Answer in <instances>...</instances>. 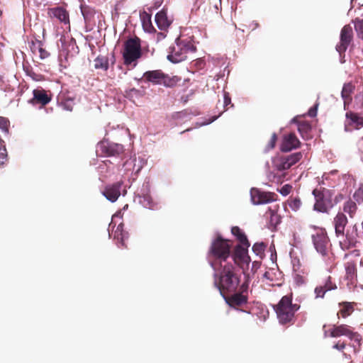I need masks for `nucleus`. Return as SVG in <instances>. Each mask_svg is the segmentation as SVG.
I'll use <instances>...</instances> for the list:
<instances>
[{
	"label": "nucleus",
	"instance_id": "1",
	"mask_svg": "<svg viewBox=\"0 0 363 363\" xmlns=\"http://www.w3.org/2000/svg\"><path fill=\"white\" fill-rule=\"evenodd\" d=\"M216 274L215 284L220 294L225 296L226 294L235 292L239 289L240 284V275L236 272L235 265L232 263H225L218 268Z\"/></svg>",
	"mask_w": 363,
	"mask_h": 363
},
{
	"label": "nucleus",
	"instance_id": "2",
	"mask_svg": "<svg viewBox=\"0 0 363 363\" xmlns=\"http://www.w3.org/2000/svg\"><path fill=\"white\" fill-rule=\"evenodd\" d=\"M232 241L224 239L220 235H217L212 240L208 252V258L211 267L217 269L228 262L231 255Z\"/></svg>",
	"mask_w": 363,
	"mask_h": 363
},
{
	"label": "nucleus",
	"instance_id": "3",
	"mask_svg": "<svg viewBox=\"0 0 363 363\" xmlns=\"http://www.w3.org/2000/svg\"><path fill=\"white\" fill-rule=\"evenodd\" d=\"M292 294L284 296L274 306L277 318L281 324H293L294 323V315L299 309L300 306L296 303H292Z\"/></svg>",
	"mask_w": 363,
	"mask_h": 363
},
{
	"label": "nucleus",
	"instance_id": "4",
	"mask_svg": "<svg viewBox=\"0 0 363 363\" xmlns=\"http://www.w3.org/2000/svg\"><path fill=\"white\" fill-rule=\"evenodd\" d=\"M335 191L320 186L313 190L315 199L313 210L323 213H328L333 208L332 197Z\"/></svg>",
	"mask_w": 363,
	"mask_h": 363
},
{
	"label": "nucleus",
	"instance_id": "5",
	"mask_svg": "<svg viewBox=\"0 0 363 363\" xmlns=\"http://www.w3.org/2000/svg\"><path fill=\"white\" fill-rule=\"evenodd\" d=\"M141 41L138 37L126 40L123 45V58L125 65H136L138 60L142 57Z\"/></svg>",
	"mask_w": 363,
	"mask_h": 363
},
{
	"label": "nucleus",
	"instance_id": "6",
	"mask_svg": "<svg viewBox=\"0 0 363 363\" xmlns=\"http://www.w3.org/2000/svg\"><path fill=\"white\" fill-rule=\"evenodd\" d=\"M248 289L249 284L247 281L241 284L235 292L226 294L225 300L229 306L237 308L246 305L248 302Z\"/></svg>",
	"mask_w": 363,
	"mask_h": 363
},
{
	"label": "nucleus",
	"instance_id": "7",
	"mask_svg": "<svg viewBox=\"0 0 363 363\" xmlns=\"http://www.w3.org/2000/svg\"><path fill=\"white\" fill-rule=\"evenodd\" d=\"M145 82L153 84H163L165 86H173L179 82L177 77H170L160 69L147 71L143 74Z\"/></svg>",
	"mask_w": 363,
	"mask_h": 363
},
{
	"label": "nucleus",
	"instance_id": "8",
	"mask_svg": "<svg viewBox=\"0 0 363 363\" xmlns=\"http://www.w3.org/2000/svg\"><path fill=\"white\" fill-rule=\"evenodd\" d=\"M311 228L313 229L311 238L315 250L322 255H326L328 250L329 238L325 229L315 225H311Z\"/></svg>",
	"mask_w": 363,
	"mask_h": 363
},
{
	"label": "nucleus",
	"instance_id": "9",
	"mask_svg": "<svg viewBox=\"0 0 363 363\" xmlns=\"http://www.w3.org/2000/svg\"><path fill=\"white\" fill-rule=\"evenodd\" d=\"M248 247L246 245H238L235 247L230 255L234 264L242 269L243 273L249 268L251 262L250 257L248 255Z\"/></svg>",
	"mask_w": 363,
	"mask_h": 363
},
{
	"label": "nucleus",
	"instance_id": "10",
	"mask_svg": "<svg viewBox=\"0 0 363 363\" xmlns=\"http://www.w3.org/2000/svg\"><path fill=\"white\" fill-rule=\"evenodd\" d=\"M96 151L104 157H119L124 152V147L119 143L102 140L98 144Z\"/></svg>",
	"mask_w": 363,
	"mask_h": 363
},
{
	"label": "nucleus",
	"instance_id": "11",
	"mask_svg": "<svg viewBox=\"0 0 363 363\" xmlns=\"http://www.w3.org/2000/svg\"><path fill=\"white\" fill-rule=\"evenodd\" d=\"M352 40L353 29L350 25H345L340 31V43L335 48L341 57H345V52Z\"/></svg>",
	"mask_w": 363,
	"mask_h": 363
},
{
	"label": "nucleus",
	"instance_id": "12",
	"mask_svg": "<svg viewBox=\"0 0 363 363\" xmlns=\"http://www.w3.org/2000/svg\"><path fill=\"white\" fill-rule=\"evenodd\" d=\"M250 196L255 205L264 204L277 199V195L275 193L262 191L257 188L251 189Z\"/></svg>",
	"mask_w": 363,
	"mask_h": 363
},
{
	"label": "nucleus",
	"instance_id": "13",
	"mask_svg": "<svg viewBox=\"0 0 363 363\" xmlns=\"http://www.w3.org/2000/svg\"><path fill=\"white\" fill-rule=\"evenodd\" d=\"M123 182H117L105 186L102 191L103 195L111 202H115L121 194Z\"/></svg>",
	"mask_w": 363,
	"mask_h": 363
},
{
	"label": "nucleus",
	"instance_id": "14",
	"mask_svg": "<svg viewBox=\"0 0 363 363\" xmlns=\"http://www.w3.org/2000/svg\"><path fill=\"white\" fill-rule=\"evenodd\" d=\"M300 145L301 142L296 137V134L290 133L284 135L280 150L281 152H287L299 147Z\"/></svg>",
	"mask_w": 363,
	"mask_h": 363
},
{
	"label": "nucleus",
	"instance_id": "15",
	"mask_svg": "<svg viewBox=\"0 0 363 363\" xmlns=\"http://www.w3.org/2000/svg\"><path fill=\"white\" fill-rule=\"evenodd\" d=\"M347 223V218L343 212H338L336 214L333 219V225L337 237L345 235V229Z\"/></svg>",
	"mask_w": 363,
	"mask_h": 363
},
{
	"label": "nucleus",
	"instance_id": "16",
	"mask_svg": "<svg viewBox=\"0 0 363 363\" xmlns=\"http://www.w3.org/2000/svg\"><path fill=\"white\" fill-rule=\"evenodd\" d=\"M335 284L333 283L330 277H328L322 283L315 288V298H323L325 293L328 291L336 289Z\"/></svg>",
	"mask_w": 363,
	"mask_h": 363
},
{
	"label": "nucleus",
	"instance_id": "17",
	"mask_svg": "<svg viewBox=\"0 0 363 363\" xmlns=\"http://www.w3.org/2000/svg\"><path fill=\"white\" fill-rule=\"evenodd\" d=\"M180 35L175 40L176 46H170L169 48V54L167 59L172 63H179L182 62V46L180 45Z\"/></svg>",
	"mask_w": 363,
	"mask_h": 363
},
{
	"label": "nucleus",
	"instance_id": "18",
	"mask_svg": "<svg viewBox=\"0 0 363 363\" xmlns=\"http://www.w3.org/2000/svg\"><path fill=\"white\" fill-rule=\"evenodd\" d=\"M48 15L50 18H56L60 22L65 24L69 23V17L68 12L62 7L50 8L48 10Z\"/></svg>",
	"mask_w": 363,
	"mask_h": 363
},
{
	"label": "nucleus",
	"instance_id": "19",
	"mask_svg": "<svg viewBox=\"0 0 363 363\" xmlns=\"http://www.w3.org/2000/svg\"><path fill=\"white\" fill-rule=\"evenodd\" d=\"M355 89L354 84L352 82L345 83L341 91V97L343 100L344 108L347 109L352 101V95Z\"/></svg>",
	"mask_w": 363,
	"mask_h": 363
},
{
	"label": "nucleus",
	"instance_id": "20",
	"mask_svg": "<svg viewBox=\"0 0 363 363\" xmlns=\"http://www.w3.org/2000/svg\"><path fill=\"white\" fill-rule=\"evenodd\" d=\"M33 98L31 99L33 104H38L42 106L48 104L51 97L47 94V92L42 89H37L33 90Z\"/></svg>",
	"mask_w": 363,
	"mask_h": 363
},
{
	"label": "nucleus",
	"instance_id": "21",
	"mask_svg": "<svg viewBox=\"0 0 363 363\" xmlns=\"http://www.w3.org/2000/svg\"><path fill=\"white\" fill-rule=\"evenodd\" d=\"M345 116L347 125H351L356 129H359L363 127V117L359 116L357 113L347 111Z\"/></svg>",
	"mask_w": 363,
	"mask_h": 363
},
{
	"label": "nucleus",
	"instance_id": "22",
	"mask_svg": "<svg viewBox=\"0 0 363 363\" xmlns=\"http://www.w3.org/2000/svg\"><path fill=\"white\" fill-rule=\"evenodd\" d=\"M352 330L347 325H340L335 326L330 330V335L332 337H337L342 335L350 337L352 333Z\"/></svg>",
	"mask_w": 363,
	"mask_h": 363
},
{
	"label": "nucleus",
	"instance_id": "23",
	"mask_svg": "<svg viewBox=\"0 0 363 363\" xmlns=\"http://www.w3.org/2000/svg\"><path fill=\"white\" fill-rule=\"evenodd\" d=\"M291 122L298 125V130L303 138L308 137V135L311 130V125L309 122L306 121H299L297 117L294 118Z\"/></svg>",
	"mask_w": 363,
	"mask_h": 363
},
{
	"label": "nucleus",
	"instance_id": "24",
	"mask_svg": "<svg viewBox=\"0 0 363 363\" xmlns=\"http://www.w3.org/2000/svg\"><path fill=\"white\" fill-rule=\"evenodd\" d=\"M349 338L353 342L349 345V348H352L351 352L356 354L361 349L362 337L358 333L352 331Z\"/></svg>",
	"mask_w": 363,
	"mask_h": 363
},
{
	"label": "nucleus",
	"instance_id": "25",
	"mask_svg": "<svg viewBox=\"0 0 363 363\" xmlns=\"http://www.w3.org/2000/svg\"><path fill=\"white\" fill-rule=\"evenodd\" d=\"M355 303L354 302H342L339 303L340 310L337 315L345 318L350 315L354 311Z\"/></svg>",
	"mask_w": 363,
	"mask_h": 363
},
{
	"label": "nucleus",
	"instance_id": "26",
	"mask_svg": "<svg viewBox=\"0 0 363 363\" xmlns=\"http://www.w3.org/2000/svg\"><path fill=\"white\" fill-rule=\"evenodd\" d=\"M155 22L160 30H165L170 25L167 13L164 11H160L155 15Z\"/></svg>",
	"mask_w": 363,
	"mask_h": 363
},
{
	"label": "nucleus",
	"instance_id": "27",
	"mask_svg": "<svg viewBox=\"0 0 363 363\" xmlns=\"http://www.w3.org/2000/svg\"><path fill=\"white\" fill-rule=\"evenodd\" d=\"M346 278L350 281H353L357 277V264L356 261H348L345 264Z\"/></svg>",
	"mask_w": 363,
	"mask_h": 363
},
{
	"label": "nucleus",
	"instance_id": "28",
	"mask_svg": "<svg viewBox=\"0 0 363 363\" xmlns=\"http://www.w3.org/2000/svg\"><path fill=\"white\" fill-rule=\"evenodd\" d=\"M231 233L233 235H235L238 240L240 242V245H246V247H250V244L247 240L246 235L242 232L240 228L238 226H233L231 228Z\"/></svg>",
	"mask_w": 363,
	"mask_h": 363
},
{
	"label": "nucleus",
	"instance_id": "29",
	"mask_svg": "<svg viewBox=\"0 0 363 363\" xmlns=\"http://www.w3.org/2000/svg\"><path fill=\"white\" fill-rule=\"evenodd\" d=\"M141 18H142L143 27L146 32L154 33L156 31L152 24L150 14H149L145 11L141 14Z\"/></svg>",
	"mask_w": 363,
	"mask_h": 363
},
{
	"label": "nucleus",
	"instance_id": "30",
	"mask_svg": "<svg viewBox=\"0 0 363 363\" xmlns=\"http://www.w3.org/2000/svg\"><path fill=\"white\" fill-rule=\"evenodd\" d=\"M343 213H347L350 218H353L357 212V206L355 201L349 199L343 205Z\"/></svg>",
	"mask_w": 363,
	"mask_h": 363
},
{
	"label": "nucleus",
	"instance_id": "31",
	"mask_svg": "<svg viewBox=\"0 0 363 363\" xmlns=\"http://www.w3.org/2000/svg\"><path fill=\"white\" fill-rule=\"evenodd\" d=\"M81 11L86 22H90L95 14V11L87 5L81 6Z\"/></svg>",
	"mask_w": 363,
	"mask_h": 363
},
{
	"label": "nucleus",
	"instance_id": "32",
	"mask_svg": "<svg viewBox=\"0 0 363 363\" xmlns=\"http://www.w3.org/2000/svg\"><path fill=\"white\" fill-rule=\"evenodd\" d=\"M94 67L106 71L108 69V60L106 57L98 56L94 60Z\"/></svg>",
	"mask_w": 363,
	"mask_h": 363
},
{
	"label": "nucleus",
	"instance_id": "33",
	"mask_svg": "<svg viewBox=\"0 0 363 363\" xmlns=\"http://www.w3.org/2000/svg\"><path fill=\"white\" fill-rule=\"evenodd\" d=\"M333 347L334 349H336L341 352L342 353V355L347 360L351 362L352 355H351V351H350L349 353L345 352V350L347 349V345L345 342H342L341 340L337 341Z\"/></svg>",
	"mask_w": 363,
	"mask_h": 363
},
{
	"label": "nucleus",
	"instance_id": "34",
	"mask_svg": "<svg viewBox=\"0 0 363 363\" xmlns=\"http://www.w3.org/2000/svg\"><path fill=\"white\" fill-rule=\"evenodd\" d=\"M274 165L277 170L279 171H284L290 169L291 167L288 163L286 159L284 157V156L281 157L278 159H277L274 161Z\"/></svg>",
	"mask_w": 363,
	"mask_h": 363
},
{
	"label": "nucleus",
	"instance_id": "35",
	"mask_svg": "<svg viewBox=\"0 0 363 363\" xmlns=\"http://www.w3.org/2000/svg\"><path fill=\"white\" fill-rule=\"evenodd\" d=\"M266 247L267 245L263 242H256L252 246V251L256 255L259 256L260 258H263Z\"/></svg>",
	"mask_w": 363,
	"mask_h": 363
},
{
	"label": "nucleus",
	"instance_id": "36",
	"mask_svg": "<svg viewBox=\"0 0 363 363\" xmlns=\"http://www.w3.org/2000/svg\"><path fill=\"white\" fill-rule=\"evenodd\" d=\"M267 214L269 215V223L271 225L276 227L281 223V216L277 213L275 210L269 208L267 212Z\"/></svg>",
	"mask_w": 363,
	"mask_h": 363
},
{
	"label": "nucleus",
	"instance_id": "37",
	"mask_svg": "<svg viewBox=\"0 0 363 363\" xmlns=\"http://www.w3.org/2000/svg\"><path fill=\"white\" fill-rule=\"evenodd\" d=\"M302 153L301 152H295L287 156H284L288 163L291 167L296 164L302 158Z\"/></svg>",
	"mask_w": 363,
	"mask_h": 363
},
{
	"label": "nucleus",
	"instance_id": "38",
	"mask_svg": "<svg viewBox=\"0 0 363 363\" xmlns=\"http://www.w3.org/2000/svg\"><path fill=\"white\" fill-rule=\"evenodd\" d=\"M354 25V29L357 34V36L363 40V19L356 18L353 21Z\"/></svg>",
	"mask_w": 363,
	"mask_h": 363
},
{
	"label": "nucleus",
	"instance_id": "39",
	"mask_svg": "<svg viewBox=\"0 0 363 363\" xmlns=\"http://www.w3.org/2000/svg\"><path fill=\"white\" fill-rule=\"evenodd\" d=\"M289 206L293 211H298L301 206V201L298 197H290L288 201Z\"/></svg>",
	"mask_w": 363,
	"mask_h": 363
},
{
	"label": "nucleus",
	"instance_id": "40",
	"mask_svg": "<svg viewBox=\"0 0 363 363\" xmlns=\"http://www.w3.org/2000/svg\"><path fill=\"white\" fill-rule=\"evenodd\" d=\"M353 198L359 204L363 202V184H361L359 187L354 191Z\"/></svg>",
	"mask_w": 363,
	"mask_h": 363
},
{
	"label": "nucleus",
	"instance_id": "41",
	"mask_svg": "<svg viewBox=\"0 0 363 363\" xmlns=\"http://www.w3.org/2000/svg\"><path fill=\"white\" fill-rule=\"evenodd\" d=\"M27 75L29 76L33 80L36 82L43 81L45 77L41 74L35 72L33 69H26Z\"/></svg>",
	"mask_w": 363,
	"mask_h": 363
},
{
	"label": "nucleus",
	"instance_id": "42",
	"mask_svg": "<svg viewBox=\"0 0 363 363\" xmlns=\"http://www.w3.org/2000/svg\"><path fill=\"white\" fill-rule=\"evenodd\" d=\"M42 46H43V42L35 39V40H31L30 48L33 53H36Z\"/></svg>",
	"mask_w": 363,
	"mask_h": 363
},
{
	"label": "nucleus",
	"instance_id": "43",
	"mask_svg": "<svg viewBox=\"0 0 363 363\" xmlns=\"http://www.w3.org/2000/svg\"><path fill=\"white\" fill-rule=\"evenodd\" d=\"M9 125L10 122L6 118L0 116V129H1L4 133H9Z\"/></svg>",
	"mask_w": 363,
	"mask_h": 363
},
{
	"label": "nucleus",
	"instance_id": "44",
	"mask_svg": "<svg viewBox=\"0 0 363 363\" xmlns=\"http://www.w3.org/2000/svg\"><path fill=\"white\" fill-rule=\"evenodd\" d=\"M198 88L199 86L196 82H191L189 85V93L186 95V99L184 100V101H187L189 99V98L191 96H193L196 93V91H197Z\"/></svg>",
	"mask_w": 363,
	"mask_h": 363
},
{
	"label": "nucleus",
	"instance_id": "45",
	"mask_svg": "<svg viewBox=\"0 0 363 363\" xmlns=\"http://www.w3.org/2000/svg\"><path fill=\"white\" fill-rule=\"evenodd\" d=\"M196 50V46L191 41H189L188 43H186L185 44L183 43V52H195Z\"/></svg>",
	"mask_w": 363,
	"mask_h": 363
},
{
	"label": "nucleus",
	"instance_id": "46",
	"mask_svg": "<svg viewBox=\"0 0 363 363\" xmlns=\"http://www.w3.org/2000/svg\"><path fill=\"white\" fill-rule=\"evenodd\" d=\"M344 199H345V196L342 193H338L337 194H334V196L332 197L333 208L335 205H337V203H339L342 201H343Z\"/></svg>",
	"mask_w": 363,
	"mask_h": 363
},
{
	"label": "nucleus",
	"instance_id": "47",
	"mask_svg": "<svg viewBox=\"0 0 363 363\" xmlns=\"http://www.w3.org/2000/svg\"><path fill=\"white\" fill-rule=\"evenodd\" d=\"M277 140V136L276 133H273L266 147L267 150H272L274 148Z\"/></svg>",
	"mask_w": 363,
	"mask_h": 363
},
{
	"label": "nucleus",
	"instance_id": "48",
	"mask_svg": "<svg viewBox=\"0 0 363 363\" xmlns=\"http://www.w3.org/2000/svg\"><path fill=\"white\" fill-rule=\"evenodd\" d=\"M292 186L290 184H285L278 191L283 196H287L291 191Z\"/></svg>",
	"mask_w": 363,
	"mask_h": 363
},
{
	"label": "nucleus",
	"instance_id": "49",
	"mask_svg": "<svg viewBox=\"0 0 363 363\" xmlns=\"http://www.w3.org/2000/svg\"><path fill=\"white\" fill-rule=\"evenodd\" d=\"M7 160V154L6 147H4L0 149V164H4Z\"/></svg>",
	"mask_w": 363,
	"mask_h": 363
},
{
	"label": "nucleus",
	"instance_id": "50",
	"mask_svg": "<svg viewBox=\"0 0 363 363\" xmlns=\"http://www.w3.org/2000/svg\"><path fill=\"white\" fill-rule=\"evenodd\" d=\"M38 52L39 53L40 57V59H42V60H44V59H45V58L48 57H49V55H50V53H49L46 50H45V49L43 48V46H42V47L39 49V50L38 51Z\"/></svg>",
	"mask_w": 363,
	"mask_h": 363
},
{
	"label": "nucleus",
	"instance_id": "51",
	"mask_svg": "<svg viewBox=\"0 0 363 363\" xmlns=\"http://www.w3.org/2000/svg\"><path fill=\"white\" fill-rule=\"evenodd\" d=\"M62 106L67 111H72L73 108V101L72 100H67L62 104Z\"/></svg>",
	"mask_w": 363,
	"mask_h": 363
},
{
	"label": "nucleus",
	"instance_id": "52",
	"mask_svg": "<svg viewBox=\"0 0 363 363\" xmlns=\"http://www.w3.org/2000/svg\"><path fill=\"white\" fill-rule=\"evenodd\" d=\"M4 76L2 74H0V89L5 90L6 88L4 87Z\"/></svg>",
	"mask_w": 363,
	"mask_h": 363
},
{
	"label": "nucleus",
	"instance_id": "53",
	"mask_svg": "<svg viewBox=\"0 0 363 363\" xmlns=\"http://www.w3.org/2000/svg\"><path fill=\"white\" fill-rule=\"evenodd\" d=\"M308 115L311 116V117H314L316 116V108H311L309 111H308Z\"/></svg>",
	"mask_w": 363,
	"mask_h": 363
},
{
	"label": "nucleus",
	"instance_id": "54",
	"mask_svg": "<svg viewBox=\"0 0 363 363\" xmlns=\"http://www.w3.org/2000/svg\"><path fill=\"white\" fill-rule=\"evenodd\" d=\"M359 99V103H360L361 107H363V92L359 93V94H357L356 96V99Z\"/></svg>",
	"mask_w": 363,
	"mask_h": 363
},
{
	"label": "nucleus",
	"instance_id": "55",
	"mask_svg": "<svg viewBox=\"0 0 363 363\" xmlns=\"http://www.w3.org/2000/svg\"><path fill=\"white\" fill-rule=\"evenodd\" d=\"M260 266V263L259 262L255 261L252 262V269L256 271Z\"/></svg>",
	"mask_w": 363,
	"mask_h": 363
},
{
	"label": "nucleus",
	"instance_id": "56",
	"mask_svg": "<svg viewBox=\"0 0 363 363\" xmlns=\"http://www.w3.org/2000/svg\"><path fill=\"white\" fill-rule=\"evenodd\" d=\"M230 103V96L227 94H225V95H224V104H225V105L227 106Z\"/></svg>",
	"mask_w": 363,
	"mask_h": 363
},
{
	"label": "nucleus",
	"instance_id": "57",
	"mask_svg": "<svg viewBox=\"0 0 363 363\" xmlns=\"http://www.w3.org/2000/svg\"><path fill=\"white\" fill-rule=\"evenodd\" d=\"M196 65L199 67V68H201L204 65V62L201 60H197L196 62Z\"/></svg>",
	"mask_w": 363,
	"mask_h": 363
},
{
	"label": "nucleus",
	"instance_id": "58",
	"mask_svg": "<svg viewBox=\"0 0 363 363\" xmlns=\"http://www.w3.org/2000/svg\"><path fill=\"white\" fill-rule=\"evenodd\" d=\"M120 228H121V225H119L118 227H117V229L116 230V234H117L118 231L120 230Z\"/></svg>",
	"mask_w": 363,
	"mask_h": 363
},
{
	"label": "nucleus",
	"instance_id": "59",
	"mask_svg": "<svg viewBox=\"0 0 363 363\" xmlns=\"http://www.w3.org/2000/svg\"><path fill=\"white\" fill-rule=\"evenodd\" d=\"M189 82V79H185L184 82L183 83V86L186 85V83Z\"/></svg>",
	"mask_w": 363,
	"mask_h": 363
},
{
	"label": "nucleus",
	"instance_id": "60",
	"mask_svg": "<svg viewBox=\"0 0 363 363\" xmlns=\"http://www.w3.org/2000/svg\"><path fill=\"white\" fill-rule=\"evenodd\" d=\"M360 264H361V265H363V257L361 259Z\"/></svg>",
	"mask_w": 363,
	"mask_h": 363
},
{
	"label": "nucleus",
	"instance_id": "61",
	"mask_svg": "<svg viewBox=\"0 0 363 363\" xmlns=\"http://www.w3.org/2000/svg\"><path fill=\"white\" fill-rule=\"evenodd\" d=\"M188 88H189V87H186V88H185V89H183V91H187V89H188Z\"/></svg>",
	"mask_w": 363,
	"mask_h": 363
},
{
	"label": "nucleus",
	"instance_id": "62",
	"mask_svg": "<svg viewBox=\"0 0 363 363\" xmlns=\"http://www.w3.org/2000/svg\"><path fill=\"white\" fill-rule=\"evenodd\" d=\"M2 14H3V12H2V11L0 9V17L2 16Z\"/></svg>",
	"mask_w": 363,
	"mask_h": 363
},
{
	"label": "nucleus",
	"instance_id": "63",
	"mask_svg": "<svg viewBox=\"0 0 363 363\" xmlns=\"http://www.w3.org/2000/svg\"><path fill=\"white\" fill-rule=\"evenodd\" d=\"M126 194V190H123V195Z\"/></svg>",
	"mask_w": 363,
	"mask_h": 363
},
{
	"label": "nucleus",
	"instance_id": "64",
	"mask_svg": "<svg viewBox=\"0 0 363 363\" xmlns=\"http://www.w3.org/2000/svg\"><path fill=\"white\" fill-rule=\"evenodd\" d=\"M185 60H186V57H183L182 60L184 61Z\"/></svg>",
	"mask_w": 363,
	"mask_h": 363
}]
</instances>
